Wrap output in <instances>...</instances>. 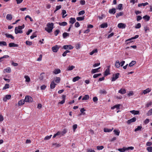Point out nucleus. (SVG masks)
Segmentation results:
<instances>
[{"mask_svg": "<svg viewBox=\"0 0 152 152\" xmlns=\"http://www.w3.org/2000/svg\"><path fill=\"white\" fill-rule=\"evenodd\" d=\"M67 132V130L66 129H64L63 130V131L61 132V136H63L64 134H65Z\"/></svg>", "mask_w": 152, "mask_h": 152, "instance_id": "nucleus-44", "label": "nucleus"}, {"mask_svg": "<svg viewBox=\"0 0 152 152\" xmlns=\"http://www.w3.org/2000/svg\"><path fill=\"white\" fill-rule=\"evenodd\" d=\"M56 85V84L54 83V81H52L50 84V88L52 89L54 88Z\"/></svg>", "mask_w": 152, "mask_h": 152, "instance_id": "nucleus-18", "label": "nucleus"}, {"mask_svg": "<svg viewBox=\"0 0 152 152\" xmlns=\"http://www.w3.org/2000/svg\"><path fill=\"white\" fill-rule=\"evenodd\" d=\"M113 129V128L112 129H109L108 128H104V132H110L112 131Z\"/></svg>", "mask_w": 152, "mask_h": 152, "instance_id": "nucleus-35", "label": "nucleus"}, {"mask_svg": "<svg viewBox=\"0 0 152 152\" xmlns=\"http://www.w3.org/2000/svg\"><path fill=\"white\" fill-rule=\"evenodd\" d=\"M114 134L117 136H118L119 134L120 131L119 130L114 129L113 131Z\"/></svg>", "mask_w": 152, "mask_h": 152, "instance_id": "nucleus-42", "label": "nucleus"}, {"mask_svg": "<svg viewBox=\"0 0 152 152\" xmlns=\"http://www.w3.org/2000/svg\"><path fill=\"white\" fill-rule=\"evenodd\" d=\"M139 35H136L134 37H132L131 39H128L127 40H126V42H127L128 41H131L132 39H137V38H138L139 37Z\"/></svg>", "mask_w": 152, "mask_h": 152, "instance_id": "nucleus-23", "label": "nucleus"}, {"mask_svg": "<svg viewBox=\"0 0 152 152\" xmlns=\"http://www.w3.org/2000/svg\"><path fill=\"white\" fill-rule=\"evenodd\" d=\"M11 72V69L10 67H7V68L4 69V73H10Z\"/></svg>", "mask_w": 152, "mask_h": 152, "instance_id": "nucleus-19", "label": "nucleus"}, {"mask_svg": "<svg viewBox=\"0 0 152 152\" xmlns=\"http://www.w3.org/2000/svg\"><path fill=\"white\" fill-rule=\"evenodd\" d=\"M148 4V2H145L144 3L140 4H138V6L139 7H141L142 6H145L147 5Z\"/></svg>", "mask_w": 152, "mask_h": 152, "instance_id": "nucleus-43", "label": "nucleus"}, {"mask_svg": "<svg viewBox=\"0 0 152 152\" xmlns=\"http://www.w3.org/2000/svg\"><path fill=\"white\" fill-rule=\"evenodd\" d=\"M60 32V31L59 30L57 29L56 30V31L54 32V34L56 36Z\"/></svg>", "mask_w": 152, "mask_h": 152, "instance_id": "nucleus-63", "label": "nucleus"}, {"mask_svg": "<svg viewBox=\"0 0 152 152\" xmlns=\"http://www.w3.org/2000/svg\"><path fill=\"white\" fill-rule=\"evenodd\" d=\"M11 97V95H7L3 98V100L4 102H6L7 99H10Z\"/></svg>", "mask_w": 152, "mask_h": 152, "instance_id": "nucleus-10", "label": "nucleus"}, {"mask_svg": "<svg viewBox=\"0 0 152 152\" xmlns=\"http://www.w3.org/2000/svg\"><path fill=\"white\" fill-rule=\"evenodd\" d=\"M115 65L117 68H119L120 67V64L119 61H116L115 63Z\"/></svg>", "mask_w": 152, "mask_h": 152, "instance_id": "nucleus-32", "label": "nucleus"}, {"mask_svg": "<svg viewBox=\"0 0 152 152\" xmlns=\"http://www.w3.org/2000/svg\"><path fill=\"white\" fill-rule=\"evenodd\" d=\"M58 23L59 24V25L62 26H65L67 25V22L65 21L62 22L61 23L59 22Z\"/></svg>", "mask_w": 152, "mask_h": 152, "instance_id": "nucleus-26", "label": "nucleus"}, {"mask_svg": "<svg viewBox=\"0 0 152 152\" xmlns=\"http://www.w3.org/2000/svg\"><path fill=\"white\" fill-rule=\"evenodd\" d=\"M120 75V74L119 73H117L115 75H113V77L112 78L111 81H115L119 77V76Z\"/></svg>", "mask_w": 152, "mask_h": 152, "instance_id": "nucleus-5", "label": "nucleus"}, {"mask_svg": "<svg viewBox=\"0 0 152 152\" xmlns=\"http://www.w3.org/2000/svg\"><path fill=\"white\" fill-rule=\"evenodd\" d=\"M152 104V102L151 101H150L147 103L146 104V107H148L150 106Z\"/></svg>", "mask_w": 152, "mask_h": 152, "instance_id": "nucleus-54", "label": "nucleus"}, {"mask_svg": "<svg viewBox=\"0 0 152 152\" xmlns=\"http://www.w3.org/2000/svg\"><path fill=\"white\" fill-rule=\"evenodd\" d=\"M143 18L144 20H146L147 21H148L149 20L150 18V17L147 15H145L144 16Z\"/></svg>", "mask_w": 152, "mask_h": 152, "instance_id": "nucleus-38", "label": "nucleus"}, {"mask_svg": "<svg viewBox=\"0 0 152 152\" xmlns=\"http://www.w3.org/2000/svg\"><path fill=\"white\" fill-rule=\"evenodd\" d=\"M25 102H31L33 101L32 98L29 96H26L24 99Z\"/></svg>", "mask_w": 152, "mask_h": 152, "instance_id": "nucleus-3", "label": "nucleus"}, {"mask_svg": "<svg viewBox=\"0 0 152 152\" xmlns=\"http://www.w3.org/2000/svg\"><path fill=\"white\" fill-rule=\"evenodd\" d=\"M75 68V66H69L68 68L67 69L69 71H71L73 69Z\"/></svg>", "mask_w": 152, "mask_h": 152, "instance_id": "nucleus-47", "label": "nucleus"}, {"mask_svg": "<svg viewBox=\"0 0 152 152\" xmlns=\"http://www.w3.org/2000/svg\"><path fill=\"white\" fill-rule=\"evenodd\" d=\"M97 52V49H94L92 51H91L90 53L89 54L90 55H93L94 53H96Z\"/></svg>", "mask_w": 152, "mask_h": 152, "instance_id": "nucleus-41", "label": "nucleus"}, {"mask_svg": "<svg viewBox=\"0 0 152 152\" xmlns=\"http://www.w3.org/2000/svg\"><path fill=\"white\" fill-rule=\"evenodd\" d=\"M25 102V100L22 99L18 102V104L19 105H22L24 104Z\"/></svg>", "mask_w": 152, "mask_h": 152, "instance_id": "nucleus-27", "label": "nucleus"}, {"mask_svg": "<svg viewBox=\"0 0 152 152\" xmlns=\"http://www.w3.org/2000/svg\"><path fill=\"white\" fill-rule=\"evenodd\" d=\"M26 45H31L32 44L31 42H30L28 41H26Z\"/></svg>", "mask_w": 152, "mask_h": 152, "instance_id": "nucleus-61", "label": "nucleus"}, {"mask_svg": "<svg viewBox=\"0 0 152 152\" xmlns=\"http://www.w3.org/2000/svg\"><path fill=\"white\" fill-rule=\"evenodd\" d=\"M152 114V108L147 113L146 115L147 116H150Z\"/></svg>", "mask_w": 152, "mask_h": 152, "instance_id": "nucleus-48", "label": "nucleus"}, {"mask_svg": "<svg viewBox=\"0 0 152 152\" xmlns=\"http://www.w3.org/2000/svg\"><path fill=\"white\" fill-rule=\"evenodd\" d=\"M61 72V70L59 69H56L53 72V73L57 74Z\"/></svg>", "mask_w": 152, "mask_h": 152, "instance_id": "nucleus-25", "label": "nucleus"}, {"mask_svg": "<svg viewBox=\"0 0 152 152\" xmlns=\"http://www.w3.org/2000/svg\"><path fill=\"white\" fill-rule=\"evenodd\" d=\"M89 98V96L88 95H86L82 98V100H87Z\"/></svg>", "mask_w": 152, "mask_h": 152, "instance_id": "nucleus-31", "label": "nucleus"}, {"mask_svg": "<svg viewBox=\"0 0 152 152\" xmlns=\"http://www.w3.org/2000/svg\"><path fill=\"white\" fill-rule=\"evenodd\" d=\"M146 149L148 152H152V147H148Z\"/></svg>", "mask_w": 152, "mask_h": 152, "instance_id": "nucleus-55", "label": "nucleus"}, {"mask_svg": "<svg viewBox=\"0 0 152 152\" xmlns=\"http://www.w3.org/2000/svg\"><path fill=\"white\" fill-rule=\"evenodd\" d=\"M109 67V66H107V68L105 70L104 72V75L105 76H106L110 74V73Z\"/></svg>", "mask_w": 152, "mask_h": 152, "instance_id": "nucleus-7", "label": "nucleus"}, {"mask_svg": "<svg viewBox=\"0 0 152 152\" xmlns=\"http://www.w3.org/2000/svg\"><path fill=\"white\" fill-rule=\"evenodd\" d=\"M66 11L65 10H62V18H64L67 16V15H64V14L66 13Z\"/></svg>", "mask_w": 152, "mask_h": 152, "instance_id": "nucleus-34", "label": "nucleus"}, {"mask_svg": "<svg viewBox=\"0 0 152 152\" xmlns=\"http://www.w3.org/2000/svg\"><path fill=\"white\" fill-rule=\"evenodd\" d=\"M6 37L8 38H11L12 39H14V37L12 35L6 33L5 34Z\"/></svg>", "mask_w": 152, "mask_h": 152, "instance_id": "nucleus-17", "label": "nucleus"}, {"mask_svg": "<svg viewBox=\"0 0 152 152\" xmlns=\"http://www.w3.org/2000/svg\"><path fill=\"white\" fill-rule=\"evenodd\" d=\"M100 68V67H99L97 69H92V71H91V73L92 74H94L95 73L97 72H98V70Z\"/></svg>", "mask_w": 152, "mask_h": 152, "instance_id": "nucleus-21", "label": "nucleus"}, {"mask_svg": "<svg viewBox=\"0 0 152 152\" xmlns=\"http://www.w3.org/2000/svg\"><path fill=\"white\" fill-rule=\"evenodd\" d=\"M101 94H106L107 93V92L106 91L104 90H102L100 91L99 92Z\"/></svg>", "mask_w": 152, "mask_h": 152, "instance_id": "nucleus-59", "label": "nucleus"}, {"mask_svg": "<svg viewBox=\"0 0 152 152\" xmlns=\"http://www.w3.org/2000/svg\"><path fill=\"white\" fill-rule=\"evenodd\" d=\"M134 147L132 146L129 147H124L122 148L118 149V150L121 152H124L125 151L130 149L132 150L134 149Z\"/></svg>", "mask_w": 152, "mask_h": 152, "instance_id": "nucleus-2", "label": "nucleus"}, {"mask_svg": "<svg viewBox=\"0 0 152 152\" xmlns=\"http://www.w3.org/2000/svg\"><path fill=\"white\" fill-rule=\"evenodd\" d=\"M130 112L132 114L134 115H137L139 114V111L138 110H133L132 111H130Z\"/></svg>", "mask_w": 152, "mask_h": 152, "instance_id": "nucleus-22", "label": "nucleus"}, {"mask_svg": "<svg viewBox=\"0 0 152 152\" xmlns=\"http://www.w3.org/2000/svg\"><path fill=\"white\" fill-rule=\"evenodd\" d=\"M122 5H123L122 4H120L118 5V8L120 10H121L122 9Z\"/></svg>", "mask_w": 152, "mask_h": 152, "instance_id": "nucleus-60", "label": "nucleus"}, {"mask_svg": "<svg viewBox=\"0 0 152 152\" xmlns=\"http://www.w3.org/2000/svg\"><path fill=\"white\" fill-rule=\"evenodd\" d=\"M15 33L16 34L18 33L21 34L23 33V31L19 29L18 27H16L15 28Z\"/></svg>", "mask_w": 152, "mask_h": 152, "instance_id": "nucleus-9", "label": "nucleus"}, {"mask_svg": "<svg viewBox=\"0 0 152 152\" xmlns=\"http://www.w3.org/2000/svg\"><path fill=\"white\" fill-rule=\"evenodd\" d=\"M9 45L10 47H17L18 46V45L15 44L14 43H10L9 44Z\"/></svg>", "mask_w": 152, "mask_h": 152, "instance_id": "nucleus-16", "label": "nucleus"}, {"mask_svg": "<svg viewBox=\"0 0 152 152\" xmlns=\"http://www.w3.org/2000/svg\"><path fill=\"white\" fill-rule=\"evenodd\" d=\"M12 15L10 14H8L6 16V18L7 20H11L12 19Z\"/></svg>", "mask_w": 152, "mask_h": 152, "instance_id": "nucleus-20", "label": "nucleus"}, {"mask_svg": "<svg viewBox=\"0 0 152 152\" xmlns=\"http://www.w3.org/2000/svg\"><path fill=\"white\" fill-rule=\"evenodd\" d=\"M52 135H51L50 136H47L45 137L44 138L45 140H48L50 139L52 136Z\"/></svg>", "mask_w": 152, "mask_h": 152, "instance_id": "nucleus-62", "label": "nucleus"}, {"mask_svg": "<svg viewBox=\"0 0 152 152\" xmlns=\"http://www.w3.org/2000/svg\"><path fill=\"white\" fill-rule=\"evenodd\" d=\"M70 52V51L69 50H66L65 52H64L62 54V56L64 57L66 55L67 53Z\"/></svg>", "mask_w": 152, "mask_h": 152, "instance_id": "nucleus-46", "label": "nucleus"}, {"mask_svg": "<svg viewBox=\"0 0 152 152\" xmlns=\"http://www.w3.org/2000/svg\"><path fill=\"white\" fill-rule=\"evenodd\" d=\"M84 19V16L83 17H77L76 18V20L78 21L83 20Z\"/></svg>", "mask_w": 152, "mask_h": 152, "instance_id": "nucleus-40", "label": "nucleus"}, {"mask_svg": "<svg viewBox=\"0 0 152 152\" xmlns=\"http://www.w3.org/2000/svg\"><path fill=\"white\" fill-rule=\"evenodd\" d=\"M107 27V23H104L101 25V27L102 28H104Z\"/></svg>", "mask_w": 152, "mask_h": 152, "instance_id": "nucleus-36", "label": "nucleus"}, {"mask_svg": "<svg viewBox=\"0 0 152 152\" xmlns=\"http://www.w3.org/2000/svg\"><path fill=\"white\" fill-rule=\"evenodd\" d=\"M44 73H42L40 75V76L39 77V79L40 80H42L44 79V76L43 75V74H44Z\"/></svg>", "mask_w": 152, "mask_h": 152, "instance_id": "nucleus-52", "label": "nucleus"}, {"mask_svg": "<svg viewBox=\"0 0 152 152\" xmlns=\"http://www.w3.org/2000/svg\"><path fill=\"white\" fill-rule=\"evenodd\" d=\"M61 5L56 6V9L54 11V12H55L57 11L58 10H59L60 9H61Z\"/></svg>", "mask_w": 152, "mask_h": 152, "instance_id": "nucleus-56", "label": "nucleus"}, {"mask_svg": "<svg viewBox=\"0 0 152 152\" xmlns=\"http://www.w3.org/2000/svg\"><path fill=\"white\" fill-rule=\"evenodd\" d=\"M124 15V12H120L118 13H117L116 14V17L118 18V17L122 16Z\"/></svg>", "mask_w": 152, "mask_h": 152, "instance_id": "nucleus-29", "label": "nucleus"}, {"mask_svg": "<svg viewBox=\"0 0 152 152\" xmlns=\"http://www.w3.org/2000/svg\"><path fill=\"white\" fill-rule=\"evenodd\" d=\"M120 104H116V105H114V106L112 107L111 108V109H114L116 108L117 109H119V108H120Z\"/></svg>", "mask_w": 152, "mask_h": 152, "instance_id": "nucleus-28", "label": "nucleus"}, {"mask_svg": "<svg viewBox=\"0 0 152 152\" xmlns=\"http://www.w3.org/2000/svg\"><path fill=\"white\" fill-rule=\"evenodd\" d=\"M2 45L4 46H7V44L6 42L5 41H0V46H2Z\"/></svg>", "mask_w": 152, "mask_h": 152, "instance_id": "nucleus-45", "label": "nucleus"}, {"mask_svg": "<svg viewBox=\"0 0 152 152\" xmlns=\"http://www.w3.org/2000/svg\"><path fill=\"white\" fill-rule=\"evenodd\" d=\"M25 78L26 79V82H29L30 80V79L28 75H25L24 76Z\"/></svg>", "mask_w": 152, "mask_h": 152, "instance_id": "nucleus-33", "label": "nucleus"}, {"mask_svg": "<svg viewBox=\"0 0 152 152\" xmlns=\"http://www.w3.org/2000/svg\"><path fill=\"white\" fill-rule=\"evenodd\" d=\"M142 128V126H138L135 129L134 131L135 132H137L138 131L141 130Z\"/></svg>", "mask_w": 152, "mask_h": 152, "instance_id": "nucleus-50", "label": "nucleus"}, {"mask_svg": "<svg viewBox=\"0 0 152 152\" xmlns=\"http://www.w3.org/2000/svg\"><path fill=\"white\" fill-rule=\"evenodd\" d=\"M151 91V88H147L146 89L144 90L143 91V93L144 94H147V93H149Z\"/></svg>", "mask_w": 152, "mask_h": 152, "instance_id": "nucleus-13", "label": "nucleus"}, {"mask_svg": "<svg viewBox=\"0 0 152 152\" xmlns=\"http://www.w3.org/2000/svg\"><path fill=\"white\" fill-rule=\"evenodd\" d=\"M80 77L77 76L74 77L72 81L73 82H75L77 81L78 80L80 79Z\"/></svg>", "mask_w": 152, "mask_h": 152, "instance_id": "nucleus-30", "label": "nucleus"}, {"mask_svg": "<svg viewBox=\"0 0 152 152\" xmlns=\"http://www.w3.org/2000/svg\"><path fill=\"white\" fill-rule=\"evenodd\" d=\"M77 125L76 124L73 125L72 126L74 132H75L76 129L77 128Z\"/></svg>", "mask_w": 152, "mask_h": 152, "instance_id": "nucleus-53", "label": "nucleus"}, {"mask_svg": "<svg viewBox=\"0 0 152 152\" xmlns=\"http://www.w3.org/2000/svg\"><path fill=\"white\" fill-rule=\"evenodd\" d=\"M136 63V61H132V62L130 63L129 64V66L131 67L133 66Z\"/></svg>", "mask_w": 152, "mask_h": 152, "instance_id": "nucleus-39", "label": "nucleus"}, {"mask_svg": "<svg viewBox=\"0 0 152 152\" xmlns=\"http://www.w3.org/2000/svg\"><path fill=\"white\" fill-rule=\"evenodd\" d=\"M141 26V25L140 23H138L135 26V28H139Z\"/></svg>", "mask_w": 152, "mask_h": 152, "instance_id": "nucleus-57", "label": "nucleus"}, {"mask_svg": "<svg viewBox=\"0 0 152 152\" xmlns=\"http://www.w3.org/2000/svg\"><path fill=\"white\" fill-rule=\"evenodd\" d=\"M104 147L103 146H98L96 147V148L98 150H101L104 148Z\"/></svg>", "mask_w": 152, "mask_h": 152, "instance_id": "nucleus-58", "label": "nucleus"}, {"mask_svg": "<svg viewBox=\"0 0 152 152\" xmlns=\"http://www.w3.org/2000/svg\"><path fill=\"white\" fill-rule=\"evenodd\" d=\"M149 122V120L148 119H146L144 122L145 124H146Z\"/></svg>", "mask_w": 152, "mask_h": 152, "instance_id": "nucleus-64", "label": "nucleus"}, {"mask_svg": "<svg viewBox=\"0 0 152 152\" xmlns=\"http://www.w3.org/2000/svg\"><path fill=\"white\" fill-rule=\"evenodd\" d=\"M55 82L58 83L60 82V78L59 77H56L55 78Z\"/></svg>", "mask_w": 152, "mask_h": 152, "instance_id": "nucleus-51", "label": "nucleus"}, {"mask_svg": "<svg viewBox=\"0 0 152 152\" xmlns=\"http://www.w3.org/2000/svg\"><path fill=\"white\" fill-rule=\"evenodd\" d=\"M54 24L53 23H49L47 24V27H46L45 28V30L48 33H50L52 31V30L53 29Z\"/></svg>", "mask_w": 152, "mask_h": 152, "instance_id": "nucleus-1", "label": "nucleus"}, {"mask_svg": "<svg viewBox=\"0 0 152 152\" xmlns=\"http://www.w3.org/2000/svg\"><path fill=\"white\" fill-rule=\"evenodd\" d=\"M69 36V34L66 32H64L63 34V37L64 38Z\"/></svg>", "mask_w": 152, "mask_h": 152, "instance_id": "nucleus-37", "label": "nucleus"}, {"mask_svg": "<svg viewBox=\"0 0 152 152\" xmlns=\"http://www.w3.org/2000/svg\"><path fill=\"white\" fill-rule=\"evenodd\" d=\"M76 21V20L75 18H70V20L69 21L70 23L73 24Z\"/></svg>", "mask_w": 152, "mask_h": 152, "instance_id": "nucleus-24", "label": "nucleus"}, {"mask_svg": "<svg viewBox=\"0 0 152 152\" xmlns=\"http://www.w3.org/2000/svg\"><path fill=\"white\" fill-rule=\"evenodd\" d=\"M62 99H63L61 101L59 102L58 104H62L65 102L66 98L65 95H63L62 96Z\"/></svg>", "mask_w": 152, "mask_h": 152, "instance_id": "nucleus-12", "label": "nucleus"}, {"mask_svg": "<svg viewBox=\"0 0 152 152\" xmlns=\"http://www.w3.org/2000/svg\"><path fill=\"white\" fill-rule=\"evenodd\" d=\"M9 88V85L8 84H6L3 88V90H5Z\"/></svg>", "mask_w": 152, "mask_h": 152, "instance_id": "nucleus-49", "label": "nucleus"}, {"mask_svg": "<svg viewBox=\"0 0 152 152\" xmlns=\"http://www.w3.org/2000/svg\"><path fill=\"white\" fill-rule=\"evenodd\" d=\"M126 26V24L122 23H120L118 25V27L120 28H124Z\"/></svg>", "mask_w": 152, "mask_h": 152, "instance_id": "nucleus-6", "label": "nucleus"}, {"mask_svg": "<svg viewBox=\"0 0 152 152\" xmlns=\"http://www.w3.org/2000/svg\"><path fill=\"white\" fill-rule=\"evenodd\" d=\"M73 48V47L71 45H64L63 47V48L65 50H71Z\"/></svg>", "mask_w": 152, "mask_h": 152, "instance_id": "nucleus-4", "label": "nucleus"}, {"mask_svg": "<svg viewBox=\"0 0 152 152\" xmlns=\"http://www.w3.org/2000/svg\"><path fill=\"white\" fill-rule=\"evenodd\" d=\"M118 93L123 94L126 93V90L125 89L121 88L118 91Z\"/></svg>", "mask_w": 152, "mask_h": 152, "instance_id": "nucleus-15", "label": "nucleus"}, {"mask_svg": "<svg viewBox=\"0 0 152 152\" xmlns=\"http://www.w3.org/2000/svg\"><path fill=\"white\" fill-rule=\"evenodd\" d=\"M109 12L110 14H114L116 12V9L115 8L110 9L109 11Z\"/></svg>", "mask_w": 152, "mask_h": 152, "instance_id": "nucleus-14", "label": "nucleus"}, {"mask_svg": "<svg viewBox=\"0 0 152 152\" xmlns=\"http://www.w3.org/2000/svg\"><path fill=\"white\" fill-rule=\"evenodd\" d=\"M136 118L135 117H133L132 119L128 120L127 123L128 124H130L132 122H134L136 121Z\"/></svg>", "mask_w": 152, "mask_h": 152, "instance_id": "nucleus-8", "label": "nucleus"}, {"mask_svg": "<svg viewBox=\"0 0 152 152\" xmlns=\"http://www.w3.org/2000/svg\"><path fill=\"white\" fill-rule=\"evenodd\" d=\"M59 49V48L58 45H56L54 46L53 47L52 50L54 52H57Z\"/></svg>", "mask_w": 152, "mask_h": 152, "instance_id": "nucleus-11", "label": "nucleus"}]
</instances>
